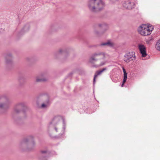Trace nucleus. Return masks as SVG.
Here are the masks:
<instances>
[{
	"label": "nucleus",
	"mask_w": 160,
	"mask_h": 160,
	"mask_svg": "<svg viewBox=\"0 0 160 160\" xmlns=\"http://www.w3.org/2000/svg\"><path fill=\"white\" fill-rule=\"evenodd\" d=\"M125 82H124V81L123 80V81L122 83V85H121V87H123V85H124V84L125 83Z\"/></svg>",
	"instance_id": "18"
},
{
	"label": "nucleus",
	"mask_w": 160,
	"mask_h": 160,
	"mask_svg": "<svg viewBox=\"0 0 160 160\" xmlns=\"http://www.w3.org/2000/svg\"><path fill=\"white\" fill-rule=\"evenodd\" d=\"M62 119L61 117L59 116L55 117L53 119L52 123L56 124L59 122Z\"/></svg>",
	"instance_id": "9"
},
{
	"label": "nucleus",
	"mask_w": 160,
	"mask_h": 160,
	"mask_svg": "<svg viewBox=\"0 0 160 160\" xmlns=\"http://www.w3.org/2000/svg\"><path fill=\"white\" fill-rule=\"evenodd\" d=\"M156 48L157 50L160 51V39L157 42L156 45Z\"/></svg>",
	"instance_id": "14"
},
{
	"label": "nucleus",
	"mask_w": 160,
	"mask_h": 160,
	"mask_svg": "<svg viewBox=\"0 0 160 160\" xmlns=\"http://www.w3.org/2000/svg\"><path fill=\"white\" fill-rule=\"evenodd\" d=\"M135 4L134 2H131L129 1H125L123 4V6L125 8L130 10L134 8Z\"/></svg>",
	"instance_id": "6"
},
{
	"label": "nucleus",
	"mask_w": 160,
	"mask_h": 160,
	"mask_svg": "<svg viewBox=\"0 0 160 160\" xmlns=\"http://www.w3.org/2000/svg\"><path fill=\"white\" fill-rule=\"evenodd\" d=\"M122 70L124 73L123 80L124 81V82H126L127 79V73L123 67L122 68Z\"/></svg>",
	"instance_id": "12"
},
{
	"label": "nucleus",
	"mask_w": 160,
	"mask_h": 160,
	"mask_svg": "<svg viewBox=\"0 0 160 160\" xmlns=\"http://www.w3.org/2000/svg\"><path fill=\"white\" fill-rule=\"evenodd\" d=\"M11 103V101L8 97L3 96L0 97V108L6 109L8 108Z\"/></svg>",
	"instance_id": "4"
},
{
	"label": "nucleus",
	"mask_w": 160,
	"mask_h": 160,
	"mask_svg": "<svg viewBox=\"0 0 160 160\" xmlns=\"http://www.w3.org/2000/svg\"><path fill=\"white\" fill-rule=\"evenodd\" d=\"M33 137L30 136L27 138L25 139L23 141V143H26L28 141L32 142L33 143Z\"/></svg>",
	"instance_id": "13"
},
{
	"label": "nucleus",
	"mask_w": 160,
	"mask_h": 160,
	"mask_svg": "<svg viewBox=\"0 0 160 160\" xmlns=\"http://www.w3.org/2000/svg\"><path fill=\"white\" fill-rule=\"evenodd\" d=\"M22 107L21 104H18L15 106L14 109V112L15 113H18L20 111V109Z\"/></svg>",
	"instance_id": "10"
},
{
	"label": "nucleus",
	"mask_w": 160,
	"mask_h": 160,
	"mask_svg": "<svg viewBox=\"0 0 160 160\" xmlns=\"http://www.w3.org/2000/svg\"><path fill=\"white\" fill-rule=\"evenodd\" d=\"M104 4L102 0H90L88 6L92 12H97L101 10L104 7Z\"/></svg>",
	"instance_id": "2"
},
{
	"label": "nucleus",
	"mask_w": 160,
	"mask_h": 160,
	"mask_svg": "<svg viewBox=\"0 0 160 160\" xmlns=\"http://www.w3.org/2000/svg\"><path fill=\"white\" fill-rule=\"evenodd\" d=\"M102 46H108L112 47L113 46V43L110 41H108L106 42H103L101 44Z\"/></svg>",
	"instance_id": "11"
},
{
	"label": "nucleus",
	"mask_w": 160,
	"mask_h": 160,
	"mask_svg": "<svg viewBox=\"0 0 160 160\" xmlns=\"http://www.w3.org/2000/svg\"><path fill=\"white\" fill-rule=\"evenodd\" d=\"M138 48L140 53L142 54V56L143 57H145L147 55L146 47L142 44H139L138 45Z\"/></svg>",
	"instance_id": "7"
},
{
	"label": "nucleus",
	"mask_w": 160,
	"mask_h": 160,
	"mask_svg": "<svg viewBox=\"0 0 160 160\" xmlns=\"http://www.w3.org/2000/svg\"><path fill=\"white\" fill-rule=\"evenodd\" d=\"M46 80L44 78H42L39 77H37L36 78V81L37 82L46 81Z\"/></svg>",
	"instance_id": "15"
},
{
	"label": "nucleus",
	"mask_w": 160,
	"mask_h": 160,
	"mask_svg": "<svg viewBox=\"0 0 160 160\" xmlns=\"http://www.w3.org/2000/svg\"><path fill=\"white\" fill-rule=\"evenodd\" d=\"M134 52H131L126 53L124 57V61L126 62L133 61L136 59Z\"/></svg>",
	"instance_id": "5"
},
{
	"label": "nucleus",
	"mask_w": 160,
	"mask_h": 160,
	"mask_svg": "<svg viewBox=\"0 0 160 160\" xmlns=\"http://www.w3.org/2000/svg\"><path fill=\"white\" fill-rule=\"evenodd\" d=\"M8 59H9V61L10 62H11V57L9 56H8L6 57V62L7 63H8L9 62V61H8Z\"/></svg>",
	"instance_id": "16"
},
{
	"label": "nucleus",
	"mask_w": 160,
	"mask_h": 160,
	"mask_svg": "<svg viewBox=\"0 0 160 160\" xmlns=\"http://www.w3.org/2000/svg\"><path fill=\"white\" fill-rule=\"evenodd\" d=\"M41 152L42 153H46V151H41Z\"/></svg>",
	"instance_id": "19"
},
{
	"label": "nucleus",
	"mask_w": 160,
	"mask_h": 160,
	"mask_svg": "<svg viewBox=\"0 0 160 160\" xmlns=\"http://www.w3.org/2000/svg\"><path fill=\"white\" fill-rule=\"evenodd\" d=\"M48 105V104L47 103V104H45L44 103L42 104V107L43 108L46 107Z\"/></svg>",
	"instance_id": "17"
},
{
	"label": "nucleus",
	"mask_w": 160,
	"mask_h": 160,
	"mask_svg": "<svg viewBox=\"0 0 160 160\" xmlns=\"http://www.w3.org/2000/svg\"><path fill=\"white\" fill-rule=\"evenodd\" d=\"M153 29L152 25L142 24L138 28V32L142 35L146 36L150 35Z\"/></svg>",
	"instance_id": "3"
},
{
	"label": "nucleus",
	"mask_w": 160,
	"mask_h": 160,
	"mask_svg": "<svg viewBox=\"0 0 160 160\" xmlns=\"http://www.w3.org/2000/svg\"><path fill=\"white\" fill-rule=\"evenodd\" d=\"M109 58V55L104 52H96L91 57L89 61L94 67H99L104 65L106 62L105 59Z\"/></svg>",
	"instance_id": "1"
},
{
	"label": "nucleus",
	"mask_w": 160,
	"mask_h": 160,
	"mask_svg": "<svg viewBox=\"0 0 160 160\" xmlns=\"http://www.w3.org/2000/svg\"><path fill=\"white\" fill-rule=\"evenodd\" d=\"M106 70V68H104L102 70L97 71L95 73L93 78V83H95V79L97 76L100 75H101L104 71Z\"/></svg>",
	"instance_id": "8"
}]
</instances>
